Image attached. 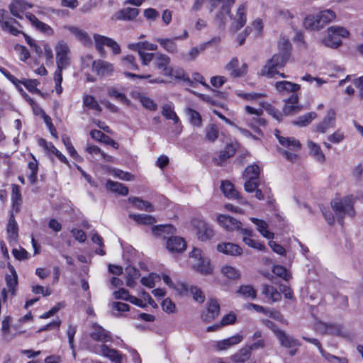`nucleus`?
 Segmentation results:
<instances>
[{
	"mask_svg": "<svg viewBox=\"0 0 363 363\" xmlns=\"http://www.w3.org/2000/svg\"><path fill=\"white\" fill-rule=\"evenodd\" d=\"M90 337L94 340L102 343L100 345H97L93 347L92 351L95 354L106 357L113 363H122L123 358V354L119 351L110 348L105 345L106 342L113 340L110 332L107 331L97 323H94L92 325V331L90 333Z\"/></svg>",
	"mask_w": 363,
	"mask_h": 363,
	"instance_id": "1",
	"label": "nucleus"
},
{
	"mask_svg": "<svg viewBox=\"0 0 363 363\" xmlns=\"http://www.w3.org/2000/svg\"><path fill=\"white\" fill-rule=\"evenodd\" d=\"M189 264L192 269L202 275H211L214 267L211 259L206 257L201 249L194 248L189 253Z\"/></svg>",
	"mask_w": 363,
	"mask_h": 363,
	"instance_id": "2",
	"label": "nucleus"
},
{
	"mask_svg": "<svg viewBox=\"0 0 363 363\" xmlns=\"http://www.w3.org/2000/svg\"><path fill=\"white\" fill-rule=\"evenodd\" d=\"M336 15L331 9H325L315 14H311L306 17L304 26L307 29L316 30L322 28L326 24L333 21Z\"/></svg>",
	"mask_w": 363,
	"mask_h": 363,
	"instance_id": "3",
	"label": "nucleus"
},
{
	"mask_svg": "<svg viewBox=\"0 0 363 363\" xmlns=\"http://www.w3.org/2000/svg\"><path fill=\"white\" fill-rule=\"evenodd\" d=\"M350 36V32L344 27L331 26L327 29L325 36L321 39L322 43L329 48H337L342 44L341 38Z\"/></svg>",
	"mask_w": 363,
	"mask_h": 363,
	"instance_id": "4",
	"label": "nucleus"
},
{
	"mask_svg": "<svg viewBox=\"0 0 363 363\" xmlns=\"http://www.w3.org/2000/svg\"><path fill=\"white\" fill-rule=\"evenodd\" d=\"M275 135L278 139L280 145L283 147L289 150H281V153L284 155V157L291 162L296 161L298 159V155L296 152L299 151L301 147V144L299 140L292 137L281 136L279 135V131L278 130H276Z\"/></svg>",
	"mask_w": 363,
	"mask_h": 363,
	"instance_id": "5",
	"label": "nucleus"
},
{
	"mask_svg": "<svg viewBox=\"0 0 363 363\" xmlns=\"http://www.w3.org/2000/svg\"><path fill=\"white\" fill-rule=\"evenodd\" d=\"M55 60L57 69L55 71L62 72L71 64L70 48L68 44L63 40H60L55 45Z\"/></svg>",
	"mask_w": 363,
	"mask_h": 363,
	"instance_id": "6",
	"label": "nucleus"
},
{
	"mask_svg": "<svg viewBox=\"0 0 363 363\" xmlns=\"http://www.w3.org/2000/svg\"><path fill=\"white\" fill-rule=\"evenodd\" d=\"M354 199L352 196H347L342 200H336L332 202V207L338 218V222L342 225L345 216L353 217L354 211L353 208Z\"/></svg>",
	"mask_w": 363,
	"mask_h": 363,
	"instance_id": "7",
	"label": "nucleus"
},
{
	"mask_svg": "<svg viewBox=\"0 0 363 363\" xmlns=\"http://www.w3.org/2000/svg\"><path fill=\"white\" fill-rule=\"evenodd\" d=\"M8 269L9 270V274H6L5 281L6 284L7 289H3L1 291V299L4 302L6 301L7 298V293H10L11 296H14L16 293V289L18 285V275L14 267L9 264Z\"/></svg>",
	"mask_w": 363,
	"mask_h": 363,
	"instance_id": "8",
	"label": "nucleus"
},
{
	"mask_svg": "<svg viewBox=\"0 0 363 363\" xmlns=\"http://www.w3.org/2000/svg\"><path fill=\"white\" fill-rule=\"evenodd\" d=\"M336 123V111L333 108L327 111L323 120L316 124L312 129L313 133H325L328 129L335 128Z\"/></svg>",
	"mask_w": 363,
	"mask_h": 363,
	"instance_id": "9",
	"label": "nucleus"
},
{
	"mask_svg": "<svg viewBox=\"0 0 363 363\" xmlns=\"http://www.w3.org/2000/svg\"><path fill=\"white\" fill-rule=\"evenodd\" d=\"M191 224L199 240L206 241L213 237V230L203 220L194 219L191 221Z\"/></svg>",
	"mask_w": 363,
	"mask_h": 363,
	"instance_id": "10",
	"label": "nucleus"
},
{
	"mask_svg": "<svg viewBox=\"0 0 363 363\" xmlns=\"http://www.w3.org/2000/svg\"><path fill=\"white\" fill-rule=\"evenodd\" d=\"M285 65L284 59L279 60L277 56L273 55L261 69V74L269 78L276 77V76L279 74L277 69L284 67Z\"/></svg>",
	"mask_w": 363,
	"mask_h": 363,
	"instance_id": "11",
	"label": "nucleus"
},
{
	"mask_svg": "<svg viewBox=\"0 0 363 363\" xmlns=\"http://www.w3.org/2000/svg\"><path fill=\"white\" fill-rule=\"evenodd\" d=\"M262 108V107L255 108L250 106H246L245 107V110L247 113L250 115H255L256 116V118L254 117L252 118L248 125L253 130V131L258 135L262 134L259 127L265 125V120L259 117L263 113Z\"/></svg>",
	"mask_w": 363,
	"mask_h": 363,
	"instance_id": "12",
	"label": "nucleus"
},
{
	"mask_svg": "<svg viewBox=\"0 0 363 363\" xmlns=\"http://www.w3.org/2000/svg\"><path fill=\"white\" fill-rule=\"evenodd\" d=\"M92 70L99 77H110L114 72V66L109 62L99 59L93 61Z\"/></svg>",
	"mask_w": 363,
	"mask_h": 363,
	"instance_id": "13",
	"label": "nucleus"
},
{
	"mask_svg": "<svg viewBox=\"0 0 363 363\" xmlns=\"http://www.w3.org/2000/svg\"><path fill=\"white\" fill-rule=\"evenodd\" d=\"M247 6L246 4H240L236 11L235 17L231 16L232 25L231 30L234 32L242 28L247 21L246 12Z\"/></svg>",
	"mask_w": 363,
	"mask_h": 363,
	"instance_id": "14",
	"label": "nucleus"
},
{
	"mask_svg": "<svg viewBox=\"0 0 363 363\" xmlns=\"http://www.w3.org/2000/svg\"><path fill=\"white\" fill-rule=\"evenodd\" d=\"M218 252L231 257H238L242 255L243 250L242 247L233 242H223L216 245Z\"/></svg>",
	"mask_w": 363,
	"mask_h": 363,
	"instance_id": "15",
	"label": "nucleus"
},
{
	"mask_svg": "<svg viewBox=\"0 0 363 363\" xmlns=\"http://www.w3.org/2000/svg\"><path fill=\"white\" fill-rule=\"evenodd\" d=\"M277 47L278 53L274 55V56H277L279 60H284V63L286 64L290 58L292 48L289 38L281 36L279 40Z\"/></svg>",
	"mask_w": 363,
	"mask_h": 363,
	"instance_id": "16",
	"label": "nucleus"
},
{
	"mask_svg": "<svg viewBox=\"0 0 363 363\" xmlns=\"http://www.w3.org/2000/svg\"><path fill=\"white\" fill-rule=\"evenodd\" d=\"M225 69L233 77H240L245 75L247 72V65L242 63L240 66L237 58H233L226 65Z\"/></svg>",
	"mask_w": 363,
	"mask_h": 363,
	"instance_id": "17",
	"label": "nucleus"
},
{
	"mask_svg": "<svg viewBox=\"0 0 363 363\" xmlns=\"http://www.w3.org/2000/svg\"><path fill=\"white\" fill-rule=\"evenodd\" d=\"M38 145L42 147L49 156L55 155L61 162L70 166L69 161L66 157L57 150L52 143H48L45 140L41 138L38 140Z\"/></svg>",
	"mask_w": 363,
	"mask_h": 363,
	"instance_id": "18",
	"label": "nucleus"
},
{
	"mask_svg": "<svg viewBox=\"0 0 363 363\" xmlns=\"http://www.w3.org/2000/svg\"><path fill=\"white\" fill-rule=\"evenodd\" d=\"M166 248L171 253H182L186 248L184 238L179 236H172L166 241Z\"/></svg>",
	"mask_w": 363,
	"mask_h": 363,
	"instance_id": "19",
	"label": "nucleus"
},
{
	"mask_svg": "<svg viewBox=\"0 0 363 363\" xmlns=\"http://www.w3.org/2000/svg\"><path fill=\"white\" fill-rule=\"evenodd\" d=\"M26 19L29 21L31 25L35 28L38 30L48 36H52L55 34L54 30L48 25L40 20L30 12L25 13Z\"/></svg>",
	"mask_w": 363,
	"mask_h": 363,
	"instance_id": "20",
	"label": "nucleus"
},
{
	"mask_svg": "<svg viewBox=\"0 0 363 363\" xmlns=\"http://www.w3.org/2000/svg\"><path fill=\"white\" fill-rule=\"evenodd\" d=\"M32 7V4L25 1L24 0H13L9 5V10L13 16L18 18H22V14L24 11Z\"/></svg>",
	"mask_w": 363,
	"mask_h": 363,
	"instance_id": "21",
	"label": "nucleus"
},
{
	"mask_svg": "<svg viewBox=\"0 0 363 363\" xmlns=\"http://www.w3.org/2000/svg\"><path fill=\"white\" fill-rule=\"evenodd\" d=\"M217 221L220 225L228 231L236 230L237 229H240V226H242V223L240 221L226 215L218 216Z\"/></svg>",
	"mask_w": 363,
	"mask_h": 363,
	"instance_id": "22",
	"label": "nucleus"
},
{
	"mask_svg": "<svg viewBox=\"0 0 363 363\" xmlns=\"http://www.w3.org/2000/svg\"><path fill=\"white\" fill-rule=\"evenodd\" d=\"M154 64L155 67L162 70L164 75L172 74V67L169 65L170 58L167 55L164 54L157 55Z\"/></svg>",
	"mask_w": 363,
	"mask_h": 363,
	"instance_id": "23",
	"label": "nucleus"
},
{
	"mask_svg": "<svg viewBox=\"0 0 363 363\" xmlns=\"http://www.w3.org/2000/svg\"><path fill=\"white\" fill-rule=\"evenodd\" d=\"M273 331L282 346L292 348L301 345L298 340L287 335L284 331L278 329H273Z\"/></svg>",
	"mask_w": 363,
	"mask_h": 363,
	"instance_id": "24",
	"label": "nucleus"
},
{
	"mask_svg": "<svg viewBox=\"0 0 363 363\" xmlns=\"http://www.w3.org/2000/svg\"><path fill=\"white\" fill-rule=\"evenodd\" d=\"M62 28L69 31L77 40L84 45L90 44L91 42L88 33L78 27L73 26H64Z\"/></svg>",
	"mask_w": 363,
	"mask_h": 363,
	"instance_id": "25",
	"label": "nucleus"
},
{
	"mask_svg": "<svg viewBox=\"0 0 363 363\" xmlns=\"http://www.w3.org/2000/svg\"><path fill=\"white\" fill-rule=\"evenodd\" d=\"M236 147V145L233 143L228 144L224 150H221L218 155L214 157V162L217 165H222L227 159L230 158L235 154Z\"/></svg>",
	"mask_w": 363,
	"mask_h": 363,
	"instance_id": "26",
	"label": "nucleus"
},
{
	"mask_svg": "<svg viewBox=\"0 0 363 363\" xmlns=\"http://www.w3.org/2000/svg\"><path fill=\"white\" fill-rule=\"evenodd\" d=\"M220 306L217 301L211 300L207 303V310L202 315V319L205 322L213 320L219 313Z\"/></svg>",
	"mask_w": 363,
	"mask_h": 363,
	"instance_id": "27",
	"label": "nucleus"
},
{
	"mask_svg": "<svg viewBox=\"0 0 363 363\" xmlns=\"http://www.w3.org/2000/svg\"><path fill=\"white\" fill-rule=\"evenodd\" d=\"M307 147L309 150V154L317 162L323 163L325 161V156L321 150L320 145L308 139L307 140Z\"/></svg>",
	"mask_w": 363,
	"mask_h": 363,
	"instance_id": "28",
	"label": "nucleus"
},
{
	"mask_svg": "<svg viewBox=\"0 0 363 363\" xmlns=\"http://www.w3.org/2000/svg\"><path fill=\"white\" fill-rule=\"evenodd\" d=\"M220 274L226 279L229 281H237L241 277L240 271L230 264H224L220 268Z\"/></svg>",
	"mask_w": 363,
	"mask_h": 363,
	"instance_id": "29",
	"label": "nucleus"
},
{
	"mask_svg": "<svg viewBox=\"0 0 363 363\" xmlns=\"http://www.w3.org/2000/svg\"><path fill=\"white\" fill-rule=\"evenodd\" d=\"M300 109L298 95L292 94L285 101V104L283 107V113L285 115H290L298 112Z\"/></svg>",
	"mask_w": 363,
	"mask_h": 363,
	"instance_id": "30",
	"label": "nucleus"
},
{
	"mask_svg": "<svg viewBox=\"0 0 363 363\" xmlns=\"http://www.w3.org/2000/svg\"><path fill=\"white\" fill-rule=\"evenodd\" d=\"M276 89L281 94L291 92L293 94L300 89L301 86L298 84L289 81H280L275 84Z\"/></svg>",
	"mask_w": 363,
	"mask_h": 363,
	"instance_id": "31",
	"label": "nucleus"
},
{
	"mask_svg": "<svg viewBox=\"0 0 363 363\" xmlns=\"http://www.w3.org/2000/svg\"><path fill=\"white\" fill-rule=\"evenodd\" d=\"M242 340V336L238 334L229 338L216 342L215 347L218 350H225L231 346L240 343Z\"/></svg>",
	"mask_w": 363,
	"mask_h": 363,
	"instance_id": "32",
	"label": "nucleus"
},
{
	"mask_svg": "<svg viewBox=\"0 0 363 363\" xmlns=\"http://www.w3.org/2000/svg\"><path fill=\"white\" fill-rule=\"evenodd\" d=\"M262 294L267 298V301L270 303L278 301L281 299L280 293L272 286L263 285Z\"/></svg>",
	"mask_w": 363,
	"mask_h": 363,
	"instance_id": "33",
	"label": "nucleus"
},
{
	"mask_svg": "<svg viewBox=\"0 0 363 363\" xmlns=\"http://www.w3.org/2000/svg\"><path fill=\"white\" fill-rule=\"evenodd\" d=\"M250 220L257 226V230L263 237L269 240L274 238V233L268 230V225L264 220L256 218H250Z\"/></svg>",
	"mask_w": 363,
	"mask_h": 363,
	"instance_id": "34",
	"label": "nucleus"
},
{
	"mask_svg": "<svg viewBox=\"0 0 363 363\" xmlns=\"http://www.w3.org/2000/svg\"><path fill=\"white\" fill-rule=\"evenodd\" d=\"M17 223L13 214L10 216L7 225L6 232L9 242H16L18 237Z\"/></svg>",
	"mask_w": 363,
	"mask_h": 363,
	"instance_id": "35",
	"label": "nucleus"
},
{
	"mask_svg": "<svg viewBox=\"0 0 363 363\" xmlns=\"http://www.w3.org/2000/svg\"><path fill=\"white\" fill-rule=\"evenodd\" d=\"M230 9L228 7H220V10L216 13L215 23L220 27L223 28L225 26L228 18L231 19Z\"/></svg>",
	"mask_w": 363,
	"mask_h": 363,
	"instance_id": "36",
	"label": "nucleus"
},
{
	"mask_svg": "<svg viewBox=\"0 0 363 363\" xmlns=\"http://www.w3.org/2000/svg\"><path fill=\"white\" fill-rule=\"evenodd\" d=\"M175 39L170 38H157L156 41L160 43V45L168 52L169 53H176L178 51L177 45L175 43Z\"/></svg>",
	"mask_w": 363,
	"mask_h": 363,
	"instance_id": "37",
	"label": "nucleus"
},
{
	"mask_svg": "<svg viewBox=\"0 0 363 363\" xmlns=\"http://www.w3.org/2000/svg\"><path fill=\"white\" fill-rule=\"evenodd\" d=\"M128 48L137 52L139 50H150V51H155L157 50V45L154 43H151L148 41H143L135 43H130L128 45Z\"/></svg>",
	"mask_w": 363,
	"mask_h": 363,
	"instance_id": "38",
	"label": "nucleus"
},
{
	"mask_svg": "<svg viewBox=\"0 0 363 363\" xmlns=\"http://www.w3.org/2000/svg\"><path fill=\"white\" fill-rule=\"evenodd\" d=\"M138 15V9L135 8H126L116 14V20H133Z\"/></svg>",
	"mask_w": 363,
	"mask_h": 363,
	"instance_id": "39",
	"label": "nucleus"
},
{
	"mask_svg": "<svg viewBox=\"0 0 363 363\" xmlns=\"http://www.w3.org/2000/svg\"><path fill=\"white\" fill-rule=\"evenodd\" d=\"M128 201L133 204V206L135 208L139 210H143L147 212H152L154 211L152 205L148 201H143L136 197L129 198Z\"/></svg>",
	"mask_w": 363,
	"mask_h": 363,
	"instance_id": "40",
	"label": "nucleus"
},
{
	"mask_svg": "<svg viewBox=\"0 0 363 363\" xmlns=\"http://www.w3.org/2000/svg\"><path fill=\"white\" fill-rule=\"evenodd\" d=\"M11 200L13 203V210L18 212L22 203V196L20 187L16 184L12 185Z\"/></svg>",
	"mask_w": 363,
	"mask_h": 363,
	"instance_id": "41",
	"label": "nucleus"
},
{
	"mask_svg": "<svg viewBox=\"0 0 363 363\" xmlns=\"http://www.w3.org/2000/svg\"><path fill=\"white\" fill-rule=\"evenodd\" d=\"M109 96L122 102L124 104L130 105V101L126 96L122 93L118 87L110 86L107 89Z\"/></svg>",
	"mask_w": 363,
	"mask_h": 363,
	"instance_id": "42",
	"label": "nucleus"
},
{
	"mask_svg": "<svg viewBox=\"0 0 363 363\" xmlns=\"http://www.w3.org/2000/svg\"><path fill=\"white\" fill-rule=\"evenodd\" d=\"M129 216L137 223L142 225H152L157 221L155 217L147 214H130Z\"/></svg>",
	"mask_w": 363,
	"mask_h": 363,
	"instance_id": "43",
	"label": "nucleus"
},
{
	"mask_svg": "<svg viewBox=\"0 0 363 363\" xmlns=\"http://www.w3.org/2000/svg\"><path fill=\"white\" fill-rule=\"evenodd\" d=\"M106 188L113 192L118 193L122 196H126L128 194V189L121 183L108 180Z\"/></svg>",
	"mask_w": 363,
	"mask_h": 363,
	"instance_id": "44",
	"label": "nucleus"
},
{
	"mask_svg": "<svg viewBox=\"0 0 363 363\" xmlns=\"http://www.w3.org/2000/svg\"><path fill=\"white\" fill-rule=\"evenodd\" d=\"M236 294L245 298L255 299L257 296V292L254 288L250 285L240 286Z\"/></svg>",
	"mask_w": 363,
	"mask_h": 363,
	"instance_id": "45",
	"label": "nucleus"
},
{
	"mask_svg": "<svg viewBox=\"0 0 363 363\" xmlns=\"http://www.w3.org/2000/svg\"><path fill=\"white\" fill-rule=\"evenodd\" d=\"M260 174V168L256 164H250L245 168L242 174V177L244 179H259V176Z\"/></svg>",
	"mask_w": 363,
	"mask_h": 363,
	"instance_id": "46",
	"label": "nucleus"
},
{
	"mask_svg": "<svg viewBox=\"0 0 363 363\" xmlns=\"http://www.w3.org/2000/svg\"><path fill=\"white\" fill-rule=\"evenodd\" d=\"M221 190L224 195L229 199H236L238 197V192L235 189L233 184L229 181L222 182Z\"/></svg>",
	"mask_w": 363,
	"mask_h": 363,
	"instance_id": "47",
	"label": "nucleus"
},
{
	"mask_svg": "<svg viewBox=\"0 0 363 363\" xmlns=\"http://www.w3.org/2000/svg\"><path fill=\"white\" fill-rule=\"evenodd\" d=\"M94 39L95 42V46L96 50L101 54L105 53L104 46H108L110 40L111 38H109L108 37L99 35V34H94Z\"/></svg>",
	"mask_w": 363,
	"mask_h": 363,
	"instance_id": "48",
	"label": "nucleus"
},
{
	"mask_svg": "<svg viewBox=\"0 0 363 363\" xmlns=\"http://www.w3.org/2000/svg\"><path fill=\"white\" fill-rule=\"evenodd\" d=\"M62 141L64 144V145L66 147L67 151L68 152L69 155L73 157L74 160L77 161H81L82 158L76 151L75 148L72 145V143L71 142V140L69 136L67 135H62Z\"/></svg>",
	"mask_w": 363,
	"mask_h": 363,
	"instance_id": "49",
	"label": "nucleus"
},
{
	"mask_svg": "<svg viewBox=\"0 0 363 363\" xmlns=\"http://www.w3.org/2000/svg\"><path fill=\"white\" fill-rule=\"evenodd\" d=\"M30 157H32V161H30L28 164V167L30 171L28 179L32 184H34L37 180L38 162L33 154H30Z\"/></svg>",
	"mask_w": 363,
	"mask_h": 363,
	"instance_id": "50",
	"label": "nucleus"
},
{
	"mask_svg": "<svg viewBox=\"0 0 363 363\" xmlns=\"http://www.w3.org/2000/svg\"><path fill=\"white\" fill-rule=\"evenodd\" d=\"M186 113L191 125L196 127H201L202 118L201 114L198 111L191 108H187L186 109Z\"/></svg>",
	"mask_w": 363,
	"mask_h": 363,
	"instance_id": "51",
	"label": "nucleus"
},
{
	"mask_svg": "<svg viewBox=\"0 0 363 363\" xmlns=\"http://www.w3.org/2000/svg\"><path fill=\"white\" fill-rule=\"evenodd\" d=\"M175 228L171 225H155L152 228V232L155 235H163L164 233L173 234L175 233Z\"/></svg>",
	"mask_w": 363,
	"mask_h": 363,
	"instance_id": "52",
	"label": "nucleus"
},
{
	"mask_svg": "<svg viewBox=\"0 0 363 363\" xmlns=\"http://www.w3.org/2000/svg\"><path fill=\"white\" fill-rule=\"evenodd\" d=\"M162 115L168 120H172L174 123H177L179 121L178 116L174 111V106L172 104H164L162 106Z\"/></svg>",
	"mask_w": 363,
	"mask_h": 363,
	"instance_id": "53",
	"label": "nucleus"
},
{
	"mask_svg": "<svg viewBox=\"0 0 363 363\" xmlns=\"http://www.w3.org/2000/svg\"><path fill=\"white\" fill-rule=\"evenodd\" d=\"M161 280L159 274L155 273H150L147 277H143L141 279V283L149 288H153L156 283Z\"/></svg>",
	"mask_w": 363,
	"mask_h": 363,
	"instance_id": "54",
	"label": "nucleus"
},
{
	"mask_svg": "<svg viewBox=\"0 0 363 363\" xmlns=\"http://www.w3.org/2000/svg\"><path fill=\"white\" fill-rule=\"evenodd\" d=\"M316 118V113L310 112L302 116H300L296 121H294L293 123L299 126H306Z\"/></svg>",
	"mask_w": 363,
	"mask_h": 363,
	"instance_id": "55",
	"label": "nucleus"
},
{
	"mask_svg": "<svg viewBox=\"0 0 363 363\" xmlns=\"http://www.w3.org/2000/svg\"><path fill=\"white\" fill-rule=\"evenodd\" d=\"M135 97L139 99V101H140V103L145 108H146L150 111H155L157 109V104L150 98H149L140 93H136Z\"/></svg>",
	"mask_w": 363,
	"mask_h": 363,
	"instance_id": "56",
	"label": "nucleus"
},
{
	"mask_svg": "<svg viewBox=\"0 0 363 363\" xmlns=\"http://www.w3.org/2000/svg\"><path fill=\"white\" fill-rule=\"evenodd\" d=\"M83 104L89 109L97 111H101V107L96 101L95 98L91 95L86 94L83 96Z\"/></svg>",
	"mask_w": 363,
	"mask_h": 363,
	"instance_id": "57",
	"label": "nucleus"
},
{
	"mask_svg": "<svg viewBox=\"0 0 363 363\" xmlns=\"http://www.w3.org/2000/svg\"><path fill=\"white\" fill-rule=\"evenodd\" d=\"M206 138L210 142H214L219 135L217 126L214 124L208 125L205 129Z\"/></svg>",
	"mask_w": 363,
	"mask_h": 363,
	"instance_id": "58",
	"label": "nucleus"
},
{
	"mask_svg": "<svg viewBox=\"0 0 363 363\" xmlns=\"http://www.w3.org/2000/svg\"><path fill=\"white\" fill-rule=\"evenodd\" d=\"M205 48L206 46L204 45H201L199 47L191 48L189 52L184 55V57L187 61H194Z\"/></svg>",
	"mask_w": 363,
	"mask_h": 363,
	"instance_id": "59",
	"label": "nucleus"
},
{
	"mask_svg": "<svg viewBox=\"0 0 363 363\" xmlns=\"http://www.w3.org/2000/svg\"><path fill=\"white\" fill-rule=\"evenodd\" d=\"M152 301L151 297L148 294H144V299L142 300L140 298H138L135 296H130L128 301L131 303L139 306L140 308H145L147 306V303H151L150 301Z\"/></svg>",
	"mask_w": 363,
	"mask_h": 363,
	"instance_id": "60",
	"label": "nucleus"
},
{
	"mask_svg": "<svg viewBox=\"0 0 363 363\" xmlns=\"http://www.w3.org/2000/svg\"><path fill=\"white\" fill-rule=\"evenodd\" d=\"M39 82L36 79H24L23 85L31 93L42 95V92L37 88Z\"/></svg>",
	"mask_w": 363,
	"mask_h": 363,
	"instance_id": "61",
	"label": "nucleus"
},
{
	"mask_svg": "<svg viewBox=\"0 0 363 363\" xmlns=\"http://www.w3.org/2000/svg\"><path fill=\"white\" fill-rule=\"evenodd\" d=\"M161 307L162 311L168 314H172L177 312L176 305L169 298H166L162 301Z\"/></svg>",
	"mask_w": 363,
	"mask_h": 363,
	"instance_id": "62",
	"label": "nucleus"
},
{
	"mask_svg": "<svg viewBox=\"0 0 363 363\" xmlns=\"http://www.w3.org/2000/svg\"><path fill=\"white\" fill-rule=\"evenodd\" d=\"M273 273L277 277L288 281L291 278V274L287 269L281 265H274L272 269Z\"/></svg>",
	"mask_w": 363,
	"mask_h": 363,
	"instance_id": "63",
	"label": "nucleus"
},
{
	"mask_svg": "<svg viewBox=\"0 0 363 363\" xmlns=\"http://www.w3.org/2000/svg\"><path fill=\"white\" fill-rule=\"evenodd\" d=\"M250 357V352L248 350H242L240 352L231 357L233 362L235 363H244Z\"/></svg>",
	"mask_w": 363,
	"mask_h": 363,
	"instance_id": "64",
	"label": "nucleus"
}]
</instances>
